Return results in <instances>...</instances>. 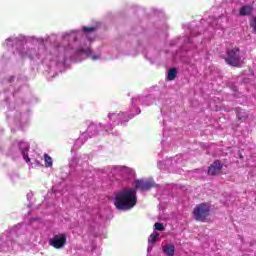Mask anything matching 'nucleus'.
Segmentation results:
<instances>
[{
  "mask_svg": "<svg viewBox=\"0 0 256 256\" xmlns=\"http://www.w3.org/2000/svg\"><path fill=\"white\" fill-rule=\"evenodd\" d=\"M27 81V77L23 76V75H19L18 77L15 76H11L8 79V83H15V86H11L9 88L10 93L13 95V97H15V95H17V92L20 91L21 87H23V85H25V82Z\"/></svg>",
  "mask_w": 256,
  "mask_h": 256,
  "instance_id": "1a4fd4ad",
  "label": "nucleus"
},
{
  "mask_svg": "<svg viewBox=\"0 0 256 256\" xmlns=\"http://www.w3.org/2000/svg\"><path fill=\"white\" fill-rule=\"evenodd\" d=\"M161 114H162V115H165V111H163V109H161Z\"/></svg>",
  "mask_w": 256,
  "mask_h": 256,
  "instance_id": "7c9ffc66",
  "label": "nucleus"
},
{
  "mask_svg": "<svg viewBox=\"0 0 256 256\" xmlns=\"http://www.w3.org/2000/svg\"><path fill=\"white\" fill-rule=\"evenodd\" d=\"M32 199H33V193L30 192V193L27 194V200L31 201Z\"/></svg>",
  "mask_w": 256,
  "mask_h": 256,
  "instance_id": "bb28decb",
  "label": "nucleus"
},
{
  "mask_svg": "<svg viewBox=\"0 0 256 256\" xmlns=\"http://www.w3.org/2000/svg\"><path fill=\"white\" fill-rule=\"evenodd\" d=\"M139 101L142 105L145 107H149V105H153L155 102V96L154 95H148V96H141L139 98H132V107H135V103Z\"/></svg>",
  "mask_w": 256,
  "mask_h": 256,
  "instance_id": "4468645a",
  "label": "nucleus"
},
{
  "mask_svg": "<svg viewBox=\"0 0 256 256\" xmlns=\"http://www.w3.org/2000/svg\"><path fill=\"white\" fill-rule=\"evenodd\" d=\"M48 243L54 249H63L67 245V235L63 233L54 234L52 238H49Z\"/></svg>",
  "mask_w": 256,
  "mask_h": 256,
  "instance_id": "9d476101",
  "label": "nucleus"
},
{
  "mask_svg": "<svg viewBox=\"0 0 256 256\" xmlns=\"http://www.w3.org/2000/svg\"><path fill=\"white\" fill-rule=\"evenodd\" d=\"M100 129H105V126L103 124L99 123L98 126L95 123H90L86 132L82 133V135L79 137V139L76 140L74 147H81L87 141L88 139H91V137H95V135H98Z\"/></svg>",
  "mask_w": 256,
  "mask_h": 256,
  "instance_id": "39448f33",
  "label": "nucleus"
},
{
  "mask_svg": "<svg viewBox=\"0 0 256 256\" xmlns=\"http://www.w3.org/2000/svg\"><path fill=\"white\" fill-rule=\"evenodd\" d=\"M210 215L211 205L209 203L198 204L193 210V217L195 221H200L201 223H205L207 221V217Z\"/></svg>",
  "mask_w": 256,
  "mask_h": 256,
  "instance_id": "0eeeda50",
  "label": "nucleus"
},
{
  "mask_svg": "<svg viewBox=\"0 0 256 256\" xmlns=\"http://www.w3.org/2000/svg\"><path fill=\"white\" fill-rule=\"evenodd\" d=\"M25 225L18 224L7 230L0 237V250L2 251H19V248L29 243V239L25 236Z\"/></svg>",
  "mask_w": 256,
  "mask_h": 256,
  "instance_id": "7ed1b4c3",
  "label": "nucleus"
},
{
  "mask_svg": "<svg viewBox=\"0 0 256 256\" xmlns=\"http://www.w3.org/2000/svg\"><path fill=\"white\" fill-rule=\"evenodd\" d=\"M163 253L165 256H175V245L168 243L163 246Z\"/></svg>",
  "mask_w": 256,
  "mask_h": 256,
  "instance_id": "6ab92c4d",
  "label": "nucleus"
},
{
  "mask_svg": "<svg viewBox=\"0 0 256 256\" xmlns=\"http://www.w3.org/2000/svg\"><path fill=\"white\" fill-rule=\"evenodd\" d=\"M221 169H223V163H221V160H215L208 167V175L215 177V175H219V173H221Z\"/></svg>",
  "mask_w": 256,
  "mask_h": 256,
  "instance_id": "2eb2a0df",
  "label": "nucleus"
},
{
  "mask_svg": "<svg viewBox=\"0 0 256 256\" xmlns=\"http://www.w3.org/2000/svg\"><path fill=\"white\" fill-rule=\"evenodd\" d=\"M6 103H9V98H6Z\"/></svg>",
  "mask_w": 256,
  "mask_h": 256,
  "instance_id": "473e14b6",
  "label": "nucleus"
},
{
  "mask_svg": "<svg viewBox=\"0 0 256 256\" xmlns=\"http://www.w3.org/2000/svg\"><path fill=\"white\" fill-rule=\"evenodd\" d=\"M225 62L227 63V65H231L232 67H241V65H243L241 50L238 47L228 50Z\"/></svg>",
  "mask_w": 256,
  "mask_h": 256,
  "instance_id": "6e6552de",
  "label": "nucleus"
},
{
  "mask_svg": "<svg viewBox=\"0 0 256 256\" xmlns=\"http://www.w3.org/2000/svg\"><path fill=\"white\" fill-rule=\"evenodd\" d=\"M73 163H77V158H74L70 165L73 166Z\"/></svg>",
  "mask_w": 256,
  "mask_h": 256,
  "instance_id": "cd10ccee",
  "label": "nucleus"
},
{
  "mask_svg": "<svg viewBox=\"0 0 256 256\" xmlns=\"http://www.w3.org/2000/svg\"><path fill=\"white\" fill-rule=\"evenodd\" d=\"M235 113L238 121H245V119L249 117V114L247 113V111L241 107H236Z\"/></svg>",
  "mask_w": 256,
  "mask_h": 256,
  "instance_id": "a211bd4d",
  "label": "nucleus"
},
{
  "mask_svg": "<svg viewBox=\"0 0 256 256\" xmlns=\"http://www.w3.org/2000/svg\"><path fill=\"white\" fill-rule=\"evenodd\" d=\"M181 161V158L178 156L176 158H169L165 161L166 165H178V163Z\"/></svg>",
  "mask_w": 256,
  "mask_h": 256,
  "instance_id": "5701e85b",
  "label": "nucleus"
},
{
  "mask_svg": "<svg viewBox=\"0 0 256 256\" xmlns=\"http://www.w3.org/2000/svg\"><path fill=\"white\" fill-rule=\"evenodd\" d=\"M141 113V110L137 108L136 115H139Z\"/></svg>",
  "mask_w": 256,
  "mask_h": 256,
  "instance_id": "c85d7f7f",
  "label": "nucleus"
},
{
  "mask_svg": "<svg viewBox=\"0 0 256 256\" xmlns=\"http://www.w3.org/2000/svg\"><path fill=\"white\" fill-rule=\"evenodd\" d=\"M30 165H32V167H43V164H41L39 160H34V162H31Z\"/></svg>",
  "mask_w": 256,
  "mask_h": 256,
  "instance_id": "a878e982",
  "label": "nucleus"
},
{
  "mask_svg": "<svg viewBox=\"0 0 256 256\" xmlns=\"http://www.w3.org/2000/svg\"><path fill=\"white\" fill-rule=\"evenodd\" d=\"M188 29L190 31V37L182 36L170 41V47H175V45L181 47L179 51H177L175 54H172L173 61H185L187 52L191 51V49H195L196 47L195 42H193V37L201 35V32L193 30L191 26H188Z\"/></svg>",
  "mask_w": 256,
  "mask_h": 256,
  "instance_id": "20e7f679",
  "label": "nucleus"
},
{
  "mask_svg": "<svg viewBox=\"0 0 256 256\" xmlns=\"http://www.w3.org/2000/svg\"><path fill=\"white\" fill-rule=\"evenodd\" d=\"M89 217L88 221H91L92 223H97V221H99V219H101V214H99V209H93L90 213H89Z\"/></svg>",
  "mask_w": 256,
  "mask_h": 256,
  "instance_id": "412c9836",
  "label": "nucleus"
},
{
  "mask_svg": "<svg viewBox=\"0 0 256 256\" xmlns=\"http://www.w3.org/2000/svg\"><path fill=\"white\" fill-rule=\"evenodd\" d=\"M145 59L150 61V63H155L157 57H159V50L154 47H149L146 51L143 52Z\"/></svg>",
  "mask_w": 256,
  "mask_h": 256,
  "instance_id": "dca6fc26",
  "label": "nucleus"
},
{
  "mask_svg": "<svg viewBox=\"0 0 256 256\" xmlns=\"http://www.w3.org/2000/svg\"><path fill=\"white\" fill-rule=\"evenodd\" d=\"M134 183V188H124L115 195L114 205L118 211H131L137 205V191L143 193L158 186L154 179H140Z\"/></svg>",
  "mask_w": 256,
  "mask_h": 256,
  "instance_id": "f03ea898",
  "label": "nucleus"
},
{
  "mask_svg": "<svg viewBox=\"0 0 256 256\" xmlns=\"http://www.w3.org/2000/svg\"><path fill=\"white\" fill-rule=\"evenodd\" d=\"M113 175H119L123 179H133L135 177V170L127 168L125 166H115L112 169Z\"/></svg>",
  "mask_w": 256,
  "mask_h": 256,
  "instance_id": "9b49d317",
  "label": "nucleus"
},
{
  "mask_svg": "<svg viewBox=\"0 0 256 256\" xmlns=\"http://www.w3.org/2000/svg\"><path fill=\"white\" fill-rule=\"evenodd\" d=\"M32 205H33V204L29 203V204H28V207H31Z\"/></svg>",
  "mask_w": 256,
  "mask_h": 256,
  "instance_id": "72a5a7b5",
  "label": "nucleus"
},
{
  "mask_svg": "<svg viewBox=\"0 0 256 256\" xmlns=\"http://www.w3.org/2000/svg\"><path fill=\"white\" fill-rule=\"evenodd\" d=\"M158 239H159V234L155 231L149 236L147 256H149L151 254V252L153 251V246L155 245V243H157Z\"/></svg>",
  "mask_w": 256,
  "mask_h": 256,
  "instance_id": "f3484780",
  "label": "nucleus"
},
{
  "mask_svg": "<svg viewBox=\"0 0 256 256\" xmlns=\"http://www.w3.org/2000/svg\"><path fill=\"white\" fill-rule=\"evenodd\" d=\"M18 149H19V153L16 155L13 154L14 159H17V157H21L22 155L26 163H31V158H29L30 145L28 144V142L20 141L18 143Z\"/></svg>",
  "mask_w": 256,
  "mask_h": 256,
  "instance_id": "f8f14e48",
  "label": "nucleus"
},
{
  "mask_svg": "<svg viewBox=\"0 0 256 256\" xmlns=\"http://www.w3.org/2000/svg\"><path fill=\"white\" fill-rule=\"evenodd\" d=\"M19 116H20V117H23V114L19 113Z\"/></svg>",
  "mask_w": 256,
  "mask_h": 256,
  "instance_id": "f704fd0d",
  "label": "nucleus"
},
{
  "mask_svg": "<svg viewBox=\"0 0 256 256\" xmlns=\"http://www.w3.org/2000/svg\"><path fill=\"white\" fill-rule=\"evenodd\" d=\"M97 33V26H83L82 31L74 30L70 33H65L63 39L68 41V46L64 47L57 43V35L52 34L45 38H37L35 36L19 35L17 37H9L3 44L4 47H11L21 55V57H28L33 61L41 59L42 61H50L55 65H65L68 59L76 57H91L92 61L101 59L100 55H93L91 48L80 46L73 49L74 45L79 44V39L85 35L88 41H93Z\"/></svg>",
  "mask_w": 256,
  "mask_h": 256,
  "instance_id": "f257e3e1",
  "label": "nucleus"
},
{
  "mask_svg": "<svg viewBox=\"0 0 256 256\" xmlns=\"http://www.w3.org/2000/svg\"><path fill=\"white\" fill-rule=\"evenodd\" d=\"M253 13V6L251 5H244L240 8L239 15L241 17H247Z\"/></svg>",
  "mask_w": 256,
  "mask_h": 256,
  "instance_id": "aec40b11",
  "label": "nucleus"
},
{
  "mask_svg": "<svg viewBox=\"0 0 256 256\" xmlns=\"http://www.w3.org/2000/svg\"><path fill=\"white\" fill-rule=\"evenodd\" d=\"M135 115L133 114H126V113H109L108 114V119L109 121H112L111 123H108L107 125L104 126L105 131H111L113 129V126L115 127L116 125H119L120 123H127L129 119H133Z\"/></svg>",
  "mask_w": 256,
  "mask_h": 256,
  "instance_id": "423d86ee",
  "label": "nucleus"
},
{
  "mask_svg": "<svg viewBox=\"0 0 256 256\" xmlns=\"http://www.w3.org/2000/svg\"><path fill=\"white\" fill-rule=\"evenodd\" d=\"M44 161L46 167H53V158L49 154H44Z\"/></svg>",
  "mask_w": 256,
  "mask_h": 256,
  "instance_id": "b1692460",
  "label": "nucleus"
},
{
  "mask_svg": "<svg viewBox=\"0 0 256 256\" xmlns=\"http://www.w3.org/2000/svg\"><path fill=\"white\" fill-rule=\"evenodd\" d=\"M17 119V121H19V123H21V118H16Z\"/></svg>",
  "mask_w": 256,
  "mask_h": 256,
  "instance_id": "2f4dec72",
  "label": "nucleus"
},
{
  "mask_svg": "<svg viewBox=\"0 0 256 256\" xmlns=\"http://www.w3.org/2000/svg\"><path fill=\"white\" fill-rule=\"evenodd\" d=\"M155 231H163L165 229V226H163V223L156 222L154 224Z\"/></svg>",
  "mask_w": 256,
  "mask_h": 256,
  "instance_id": "393cba45",
  "label": "nucleus"
},
{
  "mask_svg": "<svg viewBox=\"0 0 256 256\" xmlns=\"http://www.w3.org/2000/svg\"><path fill=\"white\" fill-rule=\"evenodd\" d=\"M137 47H141L140 41H136L132 44H126V47L121 50L122 55H125L126 57H137V55L139 54V50H137Z\"/></svg>",
  "mask_w": 256,
  "mask_h": 256,
  "instance_id": "ddd939ff",
  "label": "nucleus"
},
{
  "mask_svg": "<svg viewBox=\"0 0 256 256\" xmlns=\"http://www.w3.org/2000/svg\"><path fill=\"white\" fill-rule=\"evenodd\" d=\"M5 94L7 95V91H5Z\"/></svg>",
  "mask_w": 256,
  "mask_h": 256,
  "instance_id": "e433bc0d",
  "label": "nucleus"
},
{
  "mask_svg": "<svg viewBox=\"0 0 256 256\" xmlns=\"http://www.w3.org/2000/svg\"><path fill=\"white\" fill-rule=\"evenodd\" d=\"M240 159H243V155H240Z\"/></svg>",
  "mask_w": 256,
  "mask_h": 256,
  "instance_id": "c9c22d12",
  "label": "nucleus"
},
{
  "mask_svg": "<svg viewBox=\"0 0 256 256\" xmlns=\"http://www.w3.org/2000/svg\"><path fill=\"white\" fill-rule=\"evenodd\" d=\"M177 68H171L169 71H168V81H175V78L177 77Z\"/></svg>",
  "mask_w": 256,
  "mask_h": 256,
  "instance_id": "4be33fe9",
  "label": "nucleus"
},
{
  "mask_svg": "<svg viewBox=\"0 0 256 256\" xmlns=\"http://www.w3.org/2000/svg\"><path fill=\"white\" fill-rule=\"evenodd\" d=\"M232 91H237V86H232Z\"/></svg>",
  "mask_w": 256,
  "mask_h": 256,
  "instance_id": "c756f323",
  "label": "nucleus"
}]
</instances>
